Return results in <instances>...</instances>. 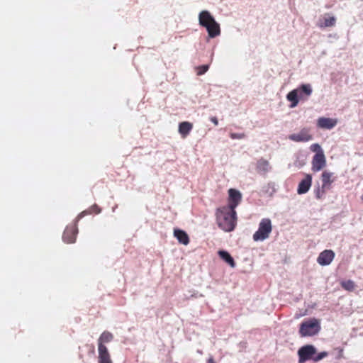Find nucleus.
Masks as SVG:
<instances>
[{"label":"nucleus","instance_id":"f257e3e1","mask_svg":"<svg viewBox=\"0 0 363 363\" xmlns=\"http://www.w3.org/2000/svg\"><path fill=\"white\" fill-rule=\"evenodd\" d=\"M216 219H217V223L223 231L231 232L236 225V211L221 207L216 210Z\"/></svg>","mask_w":363,"mask_h":363},{"label":"nucleus","instance_id":"f03ea898","mask_svg":"<svg viewBox=\"0 0 363 363\" xmlns=\"http://www.w3.org/2000/svg\"><path fill=\"white\" fill-rule=\"evenodd\" d=\"M113 336L111 332L105 331L101 333L97 340L98 363H113L110 352L105 343L113 340Z\"/></svg>","mask_w":363,"mask_h":363},{"label":"nucleus","instance_id":"7ed1b4c3","mask_svg":"<svg viewBox=\"0 0 363 363\" xmlns=\"http://www.w3.org/2000/svg\"><path fill=\"white\" fill-rule=\"evenodd\" d=\"M199 24L204 26L207 29L209 37L214 38L219 35L220 33V26L216 22L213 17L211 15L210 12L207 10H203L200 12Z\"/></svg>","mask_w":363,"mask_h":363},{"label":"nucleus","instance_id":"20e7f679","mask_svg":"<svg viewBox=\"0 0 363 363\" xmlns=\"http://www.w3.org/2000/svg\"><path fill=\"white\" fill-rule=\"evenodd\" d=\"M320 330V321L315 318H312L301 324L299 333L301 337H310L317 335Z\"/></svg>","mask_w":363,"mask_h":363},{"label":"nucleus","instance_id":"39448f33","mask_svg":"<svg viewBox=\"0 0 363 363\" xmlns=\"http://www.w3.org/2000/svg\"><path fill=\"white\" fill-rule=\"evenodd\" d=\"M272 231V221L268 218H263L259 222L257 230L253 235V239L255 242H262L268 238Z\"/></svg>","mask_w":363,"mask_h":363},{"label":"nucleus","instance_id":"423d86ee","mask_svg":"<svg viewBox=\"0 0 363 363\" xmlns=\"http://www.w3.org/2000/svg\"><path fill=\"white\" fill-rule=\"evenodd\" d=\"M316 354V349L311 345H305L298 350V354L299 357V362L303 363L311 359H313L314 354Z\"/></svg>","mask_w":363,"mask_h":363},{"label":"nucleus","instance_id":"0eeeda50","mask_svg":"<svg viewBox=\"0 0 363 363\" xmlns=\"http://www.w3.org/2000/svg\"><path fill=\"white\" fill-rule=\"evenodd\" d=\"M228 206H223L229 209L235 210L239 205L242 196L240 191L235 189H230L228 191Z\"/></svg>","mask_w":363,"mask_h":363},{"label":"nucleus","instance_id":"6e6552de","mask_svg":"<svg viewBox=\"0 0 363 363\" xmlns=\"http://www.w3.org/2000/svg\"><path fill=\"white\" fill-rule=\"evenodd\" d=\"M335 254L332 250H323L317 258V262L321 267L328 266L335 259Z\"/></svg>","mask_w":363,"mask_h":363},{"label":"nucleus","instance_id":"1a4fd4ad","mask_svg":"<svg viewBox=\"0 0 363 363\" xmlns=\"http://www.w3.org/2000/svg\"><path fill=\"white\" fill-rule=\"evenodd\" d=\"M289 138L295 143H306L312 139V135L308 129L303 128L298 133L291 134Z\"/></svg>","mask_w":363,"mask_h":363},{"label":"nucleus","instance_id":"9d476101","mask_svg":"<svg viewBox=\"0 0 363 363\" xmlns=\"http://www.w3.org/2000/svg\"><path fill=\"white\" fill-rule=\"evenodd\" d=\"M327 160L325 155H315L311 161V169L318 172L326 167Z\"/></svg>","mask_w":363,"mask_h":363},{"label":"nucleus","instance_id":"9b49d317","mask_svg":"<svg viewBox=\"0 0 363 363\" xmlns=\"http://www.w3.org/2000/svg\"><path fill=\"white\" fill-rule=\"evenodd\" d=\"M311 184H312L311 174L306 175L304 177V178L298 184V189H296V192H298V194H303L305 193H308L311 186Z\"/></svg>","mask_w":363,"mask_h":363},{"label":"nucleus","instance_id":"f8f14e48","mask_svg":"<svg viewBox=\"0 0 363 363\" xmlns=\"http://www.w3.org/2000/svg\"><path fill=\"white\" fill-rule=\"evenodd\" d=\"M337 123L336 118H320L318 119V126L321 128L331 129Z\"/></svg>","mask_w":363,"mask_h":363},{"label":"nucleus","instance_id":"ddd939ff","mask_svg":"<svg viewBox=\"0 0 363 363\" xmlns=\"http://www.w3.org/2000/svg\"><path fill=\"white\" fill-rule=\"evenodd\" d=\"M321 181L322 188L330 189L331 187V184L334 182V179L333 178V173L328 171H325L324 172H323L321 174Z\"/></svg>","mask_w":363,"mask_h":363},{"label":"nucleus","instance_id":"4468645a","mask_svg":"<svg viewBox=\"0 0 363 363\" xmlns=\"http://www.w3.org/2000/svg\"><path fill=\"white\" fill-rule=\"evenodd\" d=\"M174 236L176 238L178 242L187 245L189 243V236L187 233L181 229H174Z\"/></svg>","mask_w":363,"mask_h":363},{"label":"nucleus","instance_id":"2eb2a0df","mask_svg":"<svg viewBox=\"0 0 363 363\" xmlns=\"http://www.w3.org/2000/svg\"><path fill=\"white\" fill-rule=\"evenodd\" d=\"M286 100L291 101L290 107L295 108L299 102L298 100V89H293L291 91L286 94Z\"/></svg>","mask_w":363,"mask_h":363},{"label":"nucleus","instance_id":"dca6fc26","mask_svg":"<svg viewBox=\"0 0 363 363\" xmlns=\"http://www.w3.org/2000/svg\"><path fill=\"white\" fill-rule=\"evenodd\" d=\"M218 255L220 259L224 261L231 268L235 267V262L233 258L230 256L229 252L226 250H219Z\"/></svg>","mask_w":363,"mask_h":363},{"label":"nucleus","instance_id":"f3484780","mask_svg":"<svg viewBox=\"0 0 363 363\" xmlns=\"http://www.w3.org/2000/svg\"><path fill=\"white\" fill-rule=\"evenodd\" d=\"M193 126L191 123L184 121L179 124L178 132L185 138L191 130Z\"/></svg>","mask_w":363,"mask_h":363},{"label":"nucleus","instance_id":"a211bd4d","mask_svg":"<svg viewBox=\"0 0 363 363\" xmlns=\"http://www.w3.org/2000/svg\"><path fill=\"white\" fill-rule=\"evenodd\" d=\"M269 169V162L265 159H261L257 161V170L259 174H266Z\"/></svg>","mask_w":363,"mask_h":363},{"label":"nucleus","instance_id":"6ab92c4d","mask_svg":"<svg viewBox=\"0 0 363 363\" xmlns=\"http://www.w3.org/2000/svg\"><path fill=\"white\" fill-rule=\"evenodd\" d=\"M296 89H298V93H303L306 96H311L312 94V87L310 84H302L300 86H298ZM302 94H300V98H302Z\"/></svg>","mask_w":363,"mask_h":363},{"label":"nucleus","instance_id":"aec40b11","mask_svg":"<svg viewBox=\"0 0 363 363\" xmlns=\"http://www.w3.org/2000/svg\"><path fill=\"white\" fill-rule=\"evenodd\" d=\"M336 18L335 16H329L325 18L323 23H320L319 26L320 28H329V26H333L335 25Z\"/></svg>","mask_w":363,"mask_h":363},{"label":"nucleus","instance_id":"412c9836","mask_svg":"<svg viewBox=\"0 0 363 363\" xmlns=\"http://www.w3.org/2000/svg\"><path fill=\"white\" fill-rule=\"evenodd\" d=\"M340 285L347 291H353L354 290V282L352 280L342 281Z\"/></svg>","mask_w":363,"mask_h":363},{"label":"nucleus","instance_id":"4be33fe9","mask_svg":"<svg viewBox=\"0 0 363 363\" xmlns=\"http://www.w3.org/2000/svg\"><path fill=\"white\" fill-rule=\"evenodd\" d=\"M311 150L313 152H315V155H324L323 150H322L320 145L318 143H313L311 145Z\"/></svg>","mask_w":363,"mask_h":363},{"label":"nucleus","instance_id":"5701e85b","mask_svg":"<svg viewBox=\"0 0 363 363\" xmlns=\"http://www.w3.org/2000/svg\"><path fill=\"white\" fill-rule=\"evenodd\" d=\"M72 230H69V229H67L64 233V237H62V239H64L65 242H74L75 241V235H73L72 237L68 238V234L72 233Z\"/></svg>","mask_w":363,"mask_h":363},{"label":"nucleus","instance_id":"b1692460","mask_svg":"<svg viewBox=\"0 0 363 363\" xmlns=\"http://www.w3.org/2000/svg\"><path fill=\"white\" fill-rule=\"evenodd\" d=\"M327 189H323L322 186L320 188L318 187L317 189V190L315 191V196H316V198L320 199L322 198L323 195L324 194V193L325 192V190Z\"/></svg>","mask_w":363,"mask_h":363},{"label":"nucleus","instance_id":"393cba45","mask_svg":"<svg viewBox=\"0 0 363 363\" xmlns=\"http://www.w3.org/2000/svg\"><path fill=\"white\" fill-rule=\"evenodd\" d=\"M208 69H209L208 65H203L199 68V72H197V74L202 75L205 72H206L208 70Z\"/></svg>","mask_w":363,"mask_h":363},{"label":"nucleus","instance_id":"a878e982","mask_svg":"<svg viewBox=\"0 0 363 363\" xmlns=\"http://www.w3.org/2000/svg\"><path fill=\"white\" fill-rule=\"evenodd\" d=\"M327 354H328V353L326 352H325V351L321 352L320 353L318 354V356L314 357L313 358V360L318 362V361L320 360L322 358L326 357Z\"/></svg>","mask_w":363,"mask_h":363},{"label":"nucleus","instance_id":"bb28decb","mask_svg":"<svg viewBox=\"0 0 363 363\" xmlns=\"http://www.w3.org/2000/svg\"><path fill=\"white\" fill-rule=\"evenodd\" d=\"M244 136L242 133H230V138L232 139H241Z\"/></svg>","mask_w":363,"mask_h":363},{"label":"nucleus","instance_id":"cd10ccee","mask_svg":"<svg viewBox=\"0 0 363 363\" xmlns=\"http://www.w3.org/2000/svg\"><path fill=\"white\" fill-rule=\"evenodd\" d=\"M211 122L215 125H218V118H216V117H213L211 118Z\"/></svg>","mask_w":363,"mask_h":363},{"label":"nucleus","instance_id":"c85d7f7f","mask_svg":"<svg viewBox=\"0 0 363 363\" xmlns=\"http://www.w3.org/2000/svg\"><path fill=\"white\" fill-rule=\"evenodd\" d=\"M208 363H215L212 357L208 359Z\"/></svg>","mask_w":363,"mask_h":363},{"label":"nucleus","instance_id":"c756f323","mask_svg":"<svg viewBox=\"0 0 363 363\" xmlns=\"http://www.w3.org/2000/svg\"><path fill=\"white\" fill-rule=\"evenodd\" d=\"M72 231H73L72 233H69L68 235L71 234V235H74V230H71ZM68 238H70V235H68Z\"/></svg>","mask_w":363,"mask_h":363},{"label":"nucleus","instance_id":"7c9ffc66","mask_svg":"<svg viewBox=\"0 0 363 363\" xmlns=\"http://www.w3.org/2000/svg\"><path fill=\"white\" fill-rule=\"evenodd\" d=\"M362 200L363 201V194H362Z\"/></svg>","mask_w":363,"mask_h":363}]
</instances>
